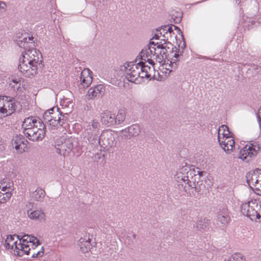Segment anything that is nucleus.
<instances>
[{
  "label": "nucleus",
  "instance_id": "1",
  "mask_svg": "<svg viewBox=\"0 0 261 261\" xmlns=\"http://www.w3.org/2000/svg\"><path fill=\"white\" fill-rule=\"evenodd\" d=\"M158 50H160L159 53L156 51V49L154 48L153 57L156 62L161 63L164 59H167L169 56L168 52L169 50L172 49V53L176 52L177 49L176 47H173V45L169 41H167L165 39H162L160 42H157ZM173 58H171L170 61V66L173 69H175L177 67V58L179 55L176 53L173 56Z\"/></svg>",
  "mask_w": 261,
  "mask_h": 261
},
{
  "label": "nucleus",
  "instance_id": "2",
  "mask_svg": "<svg viewBox=\"0 0 261 261\" xmlns=\"http://www.w3.org/2000/svg\"><path fill=\"white\" fill-rule=\"evenodd\" d=\"M62 114L58 107H53L44 113L43 120L51 129H55L59 126H64L67 117Z\"/></svg>",
  "mask_w": 261,
  "mask_h": 261
},
{
  "label": "nucleus",
  "instance_id": "3",
  "mask_svg": "<svg viewBox=\"0 0 261 261\" xmlns=\"http://www.w3.org/2000/svg\"><path fill=\"white\" fill-rule=\"evenodd\" d=\"M43 65L35 64L34 63H27L24 59H19L18 69L19 71L25 77H31L37 73L39 67Z\"/></svg>",
  "mask_w": 261,
  "mask_h": 261
},
{
  "label": "nucleus",
  "instance_id": "4",
  "mask_svg": "<svg viewBox=\"0 0 261 261\" xmlns=\"http://www.w3.org/2000/svg\"><path fill=\"white\" fill-rule=\"evenodd\" d=\"M75 142L74 139L72 138L61 139L56 147V152L64 156H69L74 147Z\"/></svg>",
  "mask_w": 261,
  "mask_h": 261
},
{
  "label": "nucleus",
  "instance_id": "5",
  "mask_svg": "<svg viewBox=\"0 0 261 261\" xmlns=\"http://www.w3.org/2000/svg\"><path fill=\"white\" fill-rule=\"evenodd\" d=\"M100 150H112V149L116 145L117 141L115 136L111 131L107 130L103 132L100 135Z\"/></svg>",
  "mask_w": 261,
  "mask_h": 261
},
{
  "label": "nucleus",
  "instance_id": "6",
  "mask_svg": "<svg viewBox=\"0 0 261 261\" xmlns=\"http://www.w3.org/2000/svg\"><path fill=\"white\" fill-rule=\"evenodd\" d=\"M246 177L249 187L258 195H261V170L256 169L249 173Z\"/></svg>",
  "mask_w": 261,
  "mask_h": 261
},
{
  "label": "nucleus",
  "instance_id": "7",
  "mask_svg": "<svg viewBox=\"0 0 261 261\" xmlns=\"http://www.w3.org/2000/svg\"><path fill=\"white\" fill-rule=\"evenodd\" d=\"M25 51L23 53L19 59H24V61L27 63H34L41 65H42L41 54L39 50L33 47L25 48Z\"/></svg>",
  "mask_w": 261,
  "mask_h": 261
},
{
  "label": "nucleus",
  "instance_id": "8",
  "mask_svg": "<svg viewBox=\"0 0 261 261\" xmlns=\"http://www.w3.org/2000/svg\"><path fill=\"white\" fill-rule=\"evenodd\" d=\"M258 207V202L256 200H251L241 205V212L243 215L254 220L255 218H258L259 216L256 215Z\"/></svg>",
  "mask_w": 261,
  "mask_h": 261
},
{
  "label": "nucleus",
  "instance_id": "9",
  "mask_svg": "<svg viewBox=\"0 0 261 261\" xmlns=\"http://www.w3.org/2000/svg\"><path fill=\"white\" fill-rule=\"evenodd\" d=\"M2 101V111L1 118L2 117H6L10 116L14 113L15 111V100L14 98L3 96Z\"/></svg>",
  "mask_w": 261,
  "mask_h": 261
},
{
  "label": "nucleus",
  "instance_id": "10",
  "mask_svg": "<svg viewBox=\"0 0 261 261\" xmlns=\"http://www.w3.org/2000/svg\"><path fill=\"white\" fill-rule=\"evenodd\" d=\"M126 78L130 82L134 83L140 77V68L139 63H129L125 67Z\"/></svg>",
  "mask_w": 261,
  "mask_h": 261
},
{
  "label": "nucleus",
  "instance_id": "11",
  "mask_svg": "<svg viewBox=\"0 0 261 261\" xmlns=\"http://www.w3.org/2000/svg\"><path fill=\"white\" fill-rule=\"evenodd\" d=\"M46 126L44 124V127L38 126V124H36L32 129L27 130L25 133V136L30 140L36 141L42 140L45 136L46 132Z\"/></svg>",
  "mask_w": 261,
  "mask_h": 261
},
{
  "label": "nucleus",
  "instance_id": "12",
  "mask_svg": "<svg viewBox=\"0 0 261 261\" xmlns=\"http://www.w3.org/2000/svg\"><path fill=\"white\" fill-rule=\"evenodd\" d=\"M260 147L256 143L251 144V146L246 145L240 150L239 153L240 158L248 162L252 158L256 155Z\"/></svg>",
  "mask_w": 261,
  "mask_h": 261
},
{
  "label": "nucleus",
  "instance_id": "13",
  "mask_svg": "<svg viewBox=\"0 0 261 261\" xmlns=\"http://www.w3.org/2000/svg\"><path fill=\"white\" fill-rule=\"evenodd\" d=\"M141 133V127L138 124H132L121 130L120 136L125 140H130L138 137Z\"/></svg>",
  "mask_w": 261,
  "mask_h": 261
},
{
  "label": "nucleus",
  "instance_id": "14",
  "mask_svg": "<svg viewBox=\"0 0 261 261\" xmlns=\"http://www.w3.org/2000/svg\"><path fill=\"white\" fill-rule=\"evenodd\" d=\"M85 137L88 140V143L92 148L97 147L100 144V136L99 131L92 130L91 128H86L85 131Z\"/></svg>",
  "mask_w": 261,
  "mask_h": 261
},
{
  "label": "nucleus",
  "instance_id": "15",
  "mask_svg": "<svg viewBox=\"0 0 261 261\" xmlns=\"http://www.w3.org/2000/svg\"><path fill=\"white\" fill-rule=\"evenodd\" d=\"M14 41L20 47L23 48L31 47L34 43L33 37H29L26 33L17 34Z\"/></svg>",
  "mask_w": 261,
  "mask_h": 261
},
{
  "label": "nucleus",
  "instance_id": "16",
  "mask_svg": "<svg viewBox=\"0 0 261 261\" xmlns=\"http://www.w3.org/2000/svg\"><path fill=\"white\" fill-rule=\"evenodd\" d=\"M187 176L186 181L185 183V189L187 187L194 188L196 187L197 181L200 180V174L199 171H195L191 168L189 174Z\"/></svg>",
  "mask_w": 261,
  "mask_h": 261
},
{
  "label": "nucleus",
  "instance_id": "17",
  "mask_svg": "<svg viewBox=\"0 0 261 261\" xmlns=\"http://www.w3.org/2000/svg\"><path fill=\"white\" fill-rule=\"evenodd\" d=\"M217 221L223 226L227 225L231 220L230 212L226 206H221L217 215Z\"/></svg>",
  "mask_w": 261,
  "mask_h": 261
},
{
  "label": "nucleus",
  "instance_id": "18",
  "mask_svg": "<svg viewBox=\"0 0 261 261\" xmlns=\"http://www.w3.org/2000/svg\"><path fill=\"white\" fill-rule=\"evenodd\" d=\"M36 124H38V126L44 127V123L40 119L34 117H28L25 118L22 123V128H23V133L25 135V133L28 129H32Z\"/></svg>",
  "mask_w": 261,
  "mask_h": 261
},
{
  "label": "nucleus",
  "instance_id": "19",
  "mask_svg": "<svg viewBox=\"0 0 261 261\" xmlns=\"http://www.w3.org/2000/svg\"><path fill=\"white\" fill-rule=\"evenodd\" d=\"M28 217L34 220L39 222H45L46 220V214L44 210L41 208L35 210H30L27 211Z\"/></svg>",
  "mask_w": 261,
  "mask_h": 261
},
{
  "label": "nucleus",
  "instance_id": "20",
  "mask_svg": "<svg viewBox=\"0 0 261 261\" xmlns=\"http://www.w3.org/2000/svg\"><path fill=\"white\" fill-rule=\"evenodd\" d=\"M105 92V87L103 85L99 84L90 88L87 94L88 99H92L95 98L99 97Z\"/></svg>",
  "mask_w": 261,
  "mask_h": 261
},
{
  "label": "nucleus",
  "instance_id": "21",
  "mask_svg": "<svg viewBox=\"0 0 261 261\" xmlns=\"http://www.w3.org/2000/svg\"><path fill=\"white\" fill-rule=\"evenodd\" d=\"M27 140L22 136H16L12 140V145L18 152H22L27 147Z\"/></svg>",
  "mask_w": 261,
  "mask_h": 261
},
{
  "label": "nucleus",
  "instance_id": "22",
  "mask_svg": "<svg viewBox=\"0 0 261 261\" xmlns=\"http://www.w3.org/2000/svg\"><path fill=\"white\" fill-rule=\"evenodd\" d=\"M191 167L187 165L182 166L179 168L176 174L174 175V178L177 182L184 184L186 181L187 176L188 175Z\"/></svg>",
  "mask_w": 261,
  "mask_h": 261
},
{
  "label": "nucleus",
  "instance_id": "23",
  "mask_svg": "<svg viewBox=\"0 0 261 261\" xmlns=\"http://www.w3.org/2000/svg\"><path fill=\"white\" fill-rule=\"evenodd\" d=\"M220 145L225 151L232 150L234 148L235 142L233 138L231 136L226 137L225 139L218 140Z\"/></svg>",
  "mask_w": 261,
  "mask_h": 261
},
{
  "label": "nucleus",
  "instance_id": "24",
  "mask_svg": "<svg viewBox=\"0 0 261 261\" xmlns=\"http://www.w3.org/2000/svg\"><path fill=\"white\" fill-rule=\"evenodd\" d=\"M101 122L107 126H111L116 124L114 120V114L110 112H106L100 114Z\"/></svg>",
  "mask_w": 261,
  "mask_h": 261
},
{
  "label": "nucleus",
  "instance_id": "25",
  "mask_svg": "<svg viewBox=\"0 0 261 261\" xmlns=\"http://www.w3.org/2000/svg\"><path fill=\"white\" fill-rule=\"evenodd\" d=\"M90 73L92 72L88 69H84L81 73L80 81L84 88L88 87L92 82V77Z\"/></svg>",
  "mask_w": 261,
  "mask_h": 261
},
{
  "label": "nucleus",
  "instance_id": "26",
  "mask_svg": "<svg viewBox=\"0 0 261 261\" xmlns=\"http://www.w3.org/2000/svg\"><path fill=\"white\" fill-rule=\"evenodd\" d=\"M30 245L29 244L18 243V245L16 246L15 254L19 256H22L24 254L29 255L31 251Z\"/></svg>",
  "mask_w": 261,
  "mask_h": 261
},
{
  "label": "nucleus",
  "instance_id": "27",
  "mask_svg": "<svg viewBox=\"0 0 261 261\" xmlns=\"http://www.w3.org/2000/svg\"><path fill=\"white\" fill-rule=\"evenodd\" d=\"M154 50H153L152 47L147 46L142 49L139 55L137 56L136 62L139 59L141 61H143V59L148 58H152L153 57Z\"/></svg>",
  "mask_w": 261,
  "mask_h": 261
},
{
  "label": "nucleus",
  "instance_id": "28",
  "mask_svg": "<svg viewBox=\"0 0 261 261\" xmlns=\"http://www.w3.org/2000/svg\"><path fill=\"white\" fill-rule=\"evenodd\" d=\"M78 245L83 253L87 252L91 246L90 239L87 237L81 238L78 241Z\"/></svg>",
  "mask_w": 261,
  "mask_h": 261
},
{
  "label": "nucleus",
  "instance_id": "29",
  "mask_svg": "<svg viewBox=\"0 0 261 261\" xmlns=\"http://www.w3.org/2000/svg\"><path fill=\"white\" fill-rule=\"evenodd\" d=\"M195 191L199 194H206L208 191V186L206 184V180L201 179L197 181L196 187L194 188Z\"/></svg>",
  "mask_w": 261,
  "mask_h": 261
},
{
  "label": "nucleus",
  "instance_id": "30",
  "mask_svg": "<svg viewBox=\"0 0 261 261\" xmlns=\"http://www.w3.org/2000/svg\"><path fill=\"white\" fill-rule=\"evenodd\" d=\"M45 194L44 190L40 188H37L36 190L32 193L31 197L34 200L41 202L43 201Z\"/></svg>",
  "mask_w": 261,
  "mask_h": 261
},
{
  "label": "nucleus",
  "instance_id": "31",
  "mask_svg": "<svg viewBox=\"0 0 261 261\" xmlns=\"http://www.w3.org/2000/svg\"><path fill=\"white\" fill-rule=\"evenodd\" d=\"M17 235L8 236L5 240V246L9 249H13L14 248V252L16 251V246L18 245L17 241L15 240V238L17 239Z\"/></svg>",
  "mask_w": 261,
  "mask_h": 261
},
{
  "label": "nucleus",
  "instance_id": "32",
  "mask_svg": "<svg viewBox=\"0 0 261 261\" xmlns=\"http://www.w3.org/2000/svg\"><path fill=\"white\" fill-rule=\"evenodd\" d=\"M230 132L227 126L222 125L218 129V140L225 139L226 137L231 136Z\"/></svg>",
  "mask_w": 261,
  "mask_h": 261
},
{
  "label": "nucleus",
  "instance_id": "33",
  "mask_svg": "<svg viewBox=\"0 0 261 261\" xmlns=\"http://www.w3.org/2000/svg\"><path fill=\"white\" fill-rule=\"evenodd\" d=\"M126 114V110L121 109L118 111L116 116L114 114V120L116 121V124H121L124 121Z\"/></svg>",
  "mask_w": 261,
  "mask_h": 261
},
{
  "label": "nucleus",
  "instance_id": "34",
  "mask_svg": "<svg viewBox=\"0 0 261 261\" xmlns=\"http://www.w3.org/2000/svg\"><path fill=\"white\" fill-rule=\"evenodd\" d=\"M224 261H246V259L241 253H235L229 257L228 260Z\"/></svg>",
  "mask_w": 261,
  "mask_h": 261
},
{
  "label": "nucleus",
  "instance_id": "35",
  "mask_svg": "<svg viewBox=\"0 0 261 261\" xmlns=\"http://www.w3.org/2000/svg\"><path fill=\"white\" fill-rule=\"evenodd\" d=\"M139 65L140 68L143 70V71H146L147 73H150V72L153 70L152 67H151L147 65H146L145 63L143 61H140L139 62Z\"/></svg>",
  "mask_w": 261,
  "mask_h": 261
},
{
  "label": "nucleus",
  "instance_id": "36",
  "mask_svg": "<svg viewBox=\"0 0 261 261\" xmlns=\"http://www.w3.org/2000/svg\"><path fill=\"white\" fill-rule=\"evenodd\" d=\"M17 239L19 240V243L29 244L31 242L30 236L24 234L20 238V236H17Z\"/></svg>",
  "mask_w": 261,
  "mask_h": 261
},
{
  "label": "nucleus",
  "instance_id": "37",
  "mask_svg": "<svg viewBox=\"0 0 261 261\" xmlns=\"http://www.w3.org/2000/svg\"><path fill=\"white\" fill-rule=\"evenodd\" d=\"M31 242H29V244L31 245L33 248V251L35 250V247H37L39 244V241L35 237L30 236Z\"/></svg>",
  "mask_w": 261,
  "mask_h": 261
},
{
  "label": "nucleus",
  "instance_id": "38",
  "mask_svg": "<svg viewBox=\"0 0 261 261\" xmlns=\"http://www.w3.org/2000/svg\"><path fill=\"white\" fill-rule=\"evenodd\" d=\"M207 226L205 220H199L196 223V228L200 231L204 229Z\"/></svg>",
  "mask_w": 261,
  "mask_h": 261
},
{
  "label": "nucleus",
  "instance_id": "39",
  "mask_svg": "<svg viewBox=\"0 0 261 261\" xmlns=\"http://www.w3.org/2000/svg\"><path fill=\"white\" fill-rule=\"evenodd\" d=\"M90 123H91V124H89L87 126V128H90H90L92 130H98V128L99 127V124L97 121L92 120Z\"/></svg>",
  "mask_w": 261,
  "mask_h": 261
},
{
  "label": "nucleus",
  "instance_id": "40",
  "mask_svg": "<svg viewBox=\"0 0 261 261\" xmlns=\"http://www.w3.org/2000/svg\"><path fill=\"white\" fill-rule=\"evenodd\" d=\"M155 56L153 57L152 58H148L146 59H143V61L146 63V62H148L150 65H151L152 67L153 70H154V60H155L154 59Z\"/></svg>",
  "mask_w": 261,
  "mask_h": 261
},
{
  "label": "nucleus",
  "instance_id": "41",
  "mask_svg": "<svg viewBox=\"0 0 261 261\" xmlns=\"http://www.w3.org/2000/svg\"><path fill=\"white\" fill-rule=\"evenodd\" d=\"M44 254V251L43 247L41 248V251H38L37 252L34 251L32 255V258H36L38 257H41Z\"/></svg>",
  "mask_w": 261,
  "mask_h": 261
},
{
  "label": "nucleus",
  "instance_id": "42",
  "mask_svg": "<svg viewBox=\"0 0 261 261\" xmlns=\"http://www.w3.org/2000/svg\"><path fill=\"white\" fill-rule=\"evenodd\" d=\"M140 77L141 79L144 78H147V79H150L151 78V74L150 73H147L146 72V71H143V70H141L140 72Z\"/></svg>",
  "mask_w": 261,
  "mask_h": 261
},
{
  "label": "nucleus",
  "instance_id": "43",
  "mask_svg": "<svg viewBox=\"0 0 261 261\" xmlns=\"http://www.w3.org/2000/svg\"><path fill=\"white\" fill-rule=\"evenodd\" d=\"M7 11V5L6 4L2 1H1L0 3V13H3Z\"/></svg>",
  "mask_w": 261,
  "mask_h": 261
},
{
  "label": "nucleus",
  "instance_id": "44",
  "mask_svg": "<svg viewBox=\"0 0 261 261\" xmlns=\"http://www.w3.org/2000/svg\"><path fill=\"white\" fill-rule=\"evenodd\" d=\"M162 29H165L166 30V34H167L168 32L169 34H171L173 32L172 26H171V25L170 26L169 25H164V27H163Z\"/></svg>",
  "mask_w": 261,
  "mask_h": 261
},
{
  "label": "nucleus",
  "instance_id": "45",
  "mask_svg": "<svg viewBox=\"0 0 261 261\" xmlns=\"http://www.w3.org/2000/svg\"><path fill=\"white\" fill-rule=\"evenodd\" d=\"M164 27V26H162L161 27L159 28V29H156L157 31L160 32V34L162 35L163 34V37L165 38L166 36H165L166 30L165 29H162V28ZM168 38V37H167Z\"/></svg>",
  "mask_w": 261,
  "mask_h": 261
},
{
  "label": "nucleus",
  "instance_id": "46",
  "mask_svg": "<svg viewBox=\"0 0 261 261\" xmlns=\"http://www.w3.org/2000/svg\"><path fill=\"white\" fill-rule=\"evenodd\" d=\"M258 207L257 208V212H256V215H258L259 216L257 217L258 218H255L254 220L257 219H259L261 217V204L258 203Z\"/></svg>",
  "mask_w": 261,
  "mask_h": 261
},
{
  "label": "nucleus",
  "instance_id": "47",
  "mask_svg": "<svg viewBox=\"0 0 261 261\" xmlns=\"http://www.w3.org/2000/svg\"><path fill=\"white\" fill-rule=\"evenodd\" d=\"M9 189V186L7 187V186H6L2 187V191L5 193L6 192H7Z\"/></svg>",
  "mask_w": 261,
  "mask_h": 261
},
{
  "label": "nucleus",
  "instance_id": "48",
  "mask_svg": "<svg viewBox=\"0 0 261 261\" xmlns=\"http://www.w3.org/2000/svg\"><path fill=\"white\" fill-rule=\"evenodd\" d=\"M171 26H172V28L174 27V30H177L179 33H182L179 28L173 24Z\"/></svg>",
  "mask_w": 261,
  "mask_h": 261
},
{
  "label": "nucleus",
  "instance_id": "49",
  "mask_svg": "<svg viewBox=\"0 0 261 261\" xmlns=\"http://www.w3.org/2000/svg\"><path fill=\"white\" fill-rule=\"evenodd\" d=\"M261 117V107L259 109L258 113H257V118L260 119Z\"/></svg>",
  "mask_w": 261,
  "mask_h": 261
},
{
  "label": "nucleus",
  "instance_id": "50",
  "mask_svg": "<svg viewBox=\"0 0 261 261\" xmlns=\"http://www.w3.org/2000/svg\"><path fill=\"white\" fill-rule=\"evenodd\" d=\"M152 45H153L154 46H157L156 43H155L153 41H150V42H149V45L148 46H151Z\"/></svg>",
  "mask_w": 261,
  "mask_h": 261
},
{
  "label": "nucleus",
  "instance_id": "51",
  "mask_svg": "<svg viewBox=\"0 0 261 261\" xmlns=\"http://www.w3.org/2000/svg\"><path fill=\"white\" fill-rule=\"evenodd\" d=\"M159 39V35H156V34H155L154 36L151 39Z\"/></svg>",
  "mask_w": 261,
  "mask_h": 261
},
{
  "label": "nucleus",
  "instance_id": "52",
  "mask_svg": "<svg viewBox=\"0 0 261 261\" xmlns=\"http://www.w3.org/2000/svg\"><path fill=\"white\" fill-rule=\"evenodd\" d=\"M2 102H0V109H2ZM2 112V110H0V118H1Z\"/></svg>",
  "mask_w": 261,
  "mask_h": 261
},
{
  "label": "nucleus",
  "instance_id": "53",
  "mask_svg": "<svg viewBox=\"0 0 261 261\" xmlns=\"http://www.w3.org/2000/svg\"><path fill=\"white\" fill-rule=\"evenodd\" d=\"M12 82H13V83H15L16 84L19 83V81H17L16 79V80H13Z\"/></svg>",
  "mask_w": 261,
  "mask_h": 261
},
{
  "label": "nucleus",
  "instance_id": "54",
  "mask_svg": "<svg viewBox=\"0 0 261 261\" xmlns=\"http://www.w3.org/2000/svg\"><path fill=\"white\" fill-rule=\"evenodd\" d=\"M154 48H156V52H158V53H159V52H160V50H158L157 47H152L153 50H154Z\"/></svg>",
  "mask_w": 261,
  "mask_h": 261
},
{
  "label": "nucleus",
  "instance_id": "55",
  "mask_svg": "<svg viewBox=\"0 0 261 261\" xmlns=\"http://www.w3.org/2000/svg\"><path fill=\"white\" fill-rule=\"evenodd\" d=\"M3 143V139L0 137V145H1Z\"/></svg>",
  "mask_w": 261,
  "mask_h": 261
},
{
  "label": "nucleus",
  "instance_id": "56",
  "mask_svg": "<svg viewBox=\"0 0 261 261\" xmlns=\"http://www.w3.org/2000/svg\"><path fill=\"white\" fill-rule=\"evenodd\" d=\"M133 237L134 239H136V234H133Z\"/></svg>",
  "mask_w": 261,
  "mask_h": 261
},
{
  "label": "nucleus",
  "instance_id": "57",
  "mask_svg": "<svg viewBox=\"0 0 261 261\" xmlns=\"http://www.w3.org/2000/svg\"><path fill=\"white\" fill-rule=\"evenodd\" d=\"M10 85L12 87L14 88V86L12 85V84L11 83L10 84Z\"/></svg>",
  "mask_w": 261,
  "mask_h": 261
},
{
  "label": "nucleus",
  "instance_id": "58",
  "mask_svg": "<svg viewBox=\"0 0 261 261\" xmlns=\"http://www.w3.org/2000/svg\"><path fill=\"white\" fill-rule=\"evenodd\" d=\"M0 102H2V99H0Z\"/></svg>",
  "mask_w": 261,
  "mask_h": 261
}]
</instances>
